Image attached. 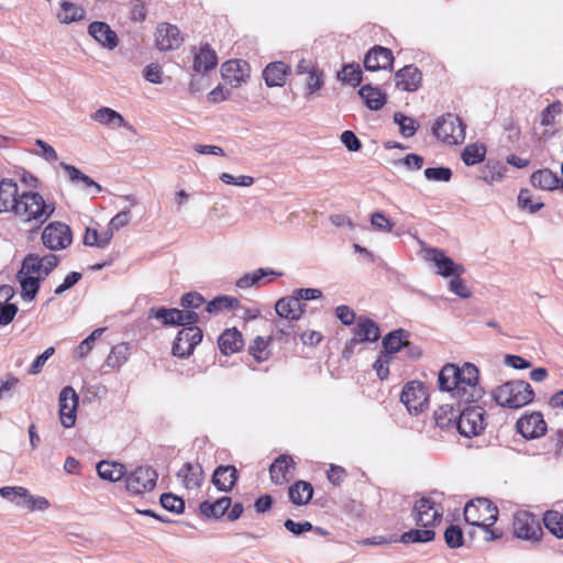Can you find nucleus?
Returning <instances> with one entry per match:
<instances>
[{
    "mask_svg": "<svg viewBox=\"0 0 563 563\" xmlns=\"http://www.w3.org/2000/svg\"><path fill=\"white\" fill-rule=\"evenodd\" d=\"M493 398L500 407L519 409L533 400L534 391L526 380H509L493 390Z\"/></svg>",
    "mask_w": 563,
    "mask_h": 563,
    "instance_id": "1",
    "label": "nucleus"
},
{
    "mask_svg": "<svg viewBox=\"0 0 563 563\" xmlns=\"http://www.w3.org/2000/svg\"><path fill=\"white\" fill-rule=\"evenodd\" d=\"M54 210V203H47L38 192L24 191L19 196L14 213L25 222L43 224Z\"/></svg>",
    "mask_w": 563,
    "mask_h": 563,
    "instance_id": "2",
    "label": "nucleus"
},
{
    "mask_svg": "<svg viewBox=\"0 0 563 563\" xmlns=\"http://www.w3.org/2000/svg\"><path fill=\"white\" fill-rule=\"evenodd\" d=\"M460 375L456 384L455 399L459 404H475L478 402L485 391L479 386V371L472 363H464L459 367Z\"/></svg>",
    "mask_w": 563,
    "mask_h": 563,
    "instance_id": "3",
    "label": "nucleus"
},
{
    "mask_svg": "<svg viewBox=\"0 0 563 563\" xmlns=\"http://www.w3.org/2000/svg\"><path fill=\"white\" fill-rule=\"evenodd\" d=\"M461 405L459 404L457 431L465 438L479 435L487 426L485 409L472 404H464L465 407L461 408Z\"/></svg>",
    "mask_w": 563,
    "mask_h": 563,
    "instance_id": "4",
    "label": "nucleus"
},
{
    "mask_svg": "<svg viewBox=\"0 0 563 563\" xmlns=\"http://www.w3.org/2000/svg\"><path fill=\"white\" fill-rule=\"evenodd\" d=\"M465 521L475 527L490 522L494 525L498 519V508L489 499L478 497L470 500L464 507Z\"/></svg>",
    "mask_w": 563,
    "mask_h": 563,
    "instance_id": "5",
    "label": "nucleus"
},
{
    "mask_svg": "<svg viewBox=\"0 0 563 563\" xmlns=\"http://www.w3.org/2000/svg\"><path fill=\"white\" fill-rule=\"evenodd\" d=\"M433 135L448 144H459L465 139V124L452 113L440 117L432 126Z\"/></svg>",
    "mask_w": 563,
    "mask_h": 563,
    "instance_id": "6",
    "label": "nucleus"
},
{
    "mask_svg": "<svg viewBox=\"0 0 563 563\" xmlns=\"http://www.w3.org/2000/svg\"><path fill=\"white\" fill-rule=\"evenodd\" d=\"M514 534L516 538L539 542L542 538L543 530L537 516L528 511H517L514 516Z\"/></svg>",
    "mask_w": 563,
    "mask_h": 563,
    "instance_id": "7",
    "label": "nucleus"
},
{
    "mask_svg": "<svg viewBox=\"0 0 563 563\" xmlns=\"http://www.w3.org/2000/svg\"><path fill=\"white\" fill-rule=\"evenodd\" d=\"M428 388L419 380L408 382L401 391L400 401L410 415L421 413L428 406Z\"/></svg>",
    "mask_w": 563,
    "mask_h": 563,
    "instance_id": "8",
    "label": "nucleus"
},
{
    "mask_svg": "<svg viewBox=\"0 0 563 563\" xmlns=\"http://www.w3.org/2000/svg\"><path fill=\"white\" fill-rule=\"evenodd\" d=\"M41 239L43 245L48 250H65L73 242V233L67 224L55 221L44 228Z\"/></svg>",
    "mask_w": 563,
    "mask_h": 563,
    "instance_id": "9",
    "label": "nucleus"
},
{
    "mask_svg": "<svg viewBox=\"0 0 563 563\" xmlns=\"http://www.w3.org/2000/svg\"><path fill=\"white\" fill-rule=\"evenodd\" d=\"M416 523L429 528L440 522L443 516V508L432 496H423L413 506Z\"/></svg>",
    "mask_w": 563,
    "mask_h": 563,
    "instance_id": "10",
    "label": "nucleus"
},
{
    "mask_svg": "<svg viewBox=\"0 0 563 563\" xmlns=\"http://www.w3.org/2000/svg\"><path fill=\"white\" fill-rule=\"evenodd\" d=\"M420 244L422 245L426 261L435 265L437 274L443 277H451L453 275H463L465 273L464 266L455 263L451 257L446 256L442 250L426 246L422 241Z\"/></svg>",
    "mask_w": 563,
    "mask_h": 563,
    "instance_id": "11",
    "label": "nucleus"
},
{
    "mask_svg": "<svg viewBox=\"0 0 563 563\" xmlns=\"http://www.w3.org/2000/svg\"><path fill=\"white\" fill-rule=\"evenodd\" d=\"M202 336V330L199 327L183 328L178 331L173 343V355L181 358L190 356L195 347L201 342Z\"/></svg>",
    "mask_w": 563,
    "mask_h": 563,
    "instance_id": "12",
    "label": "nucleus"
},
{
    "mask_svg": "<svg viewBox=\"0 0 563 563\" xmlns=\"http://www.w3.org/2000/svg\"><path fill=\"white\" fill-rule=\"evenodd\" d=\"M158 475L151 466H139L126 476V489L139 495L152 490L156 486Z\"/></svg>",
    "mask_w": 563,
    "mask_h": 563,
    "instance_id": "13",
    "label": "nucleus"
},
{
    "mask_svg": "<svg viewBox=\"0 0 563 563\" xmlns=\"http://www.w3.org/2000/svg\"><path fill=\"white\" fill-rule=\"evenodd\" d=\"M78 395L71 386L64 387L59 393V419L65 428H71L76 422Z\"/></svg>",
    "mask_w": 563,
    "mask_h": 563,
    "instance_id": "14",
    "label": "nucleus"
},
{
    "mask_svg": "<svg viewBox=\"0 0 563 563\" xmlns=\"http://www.w3.org/2000/svg\"><path fill=\"white\" fill-rule=\"evenodd\" d=\"M517 431L526 439L542 437L547 431V423L539 411L526 413L516 423Z\"/></svg>",
    "mask_w": 563,
    "mask_h": 563,
    "instance_id": "15",
    "label": "nucleus"
},
{
    "mask_svg": "<svg viewBox=\"0 0 563 563\" xmlns=\"http://www.w3.org/2000/svg\"><path fill=\"white\" fill-rule=\"evenodd\" d=\"M251 67L246 60L231 59L221 66V76L232 87H239L250 77Z\"/></svg>",
    "mask_w": 563,
    "mask_h": 563,
    "instance_id": "16",
    "label": "nucleus"
},
{
    "mask_svg": "<svg viewBox=\"0 0 563 563\" xmlns=\"http://www.w3.org/2000/svg\"><path fill=\"white\" fill-rule=\"evenodd\" d=\"M183 36L176 25L161 23L156 27L155 44L159 51H173L183 44Z\"/></svg>",
    "mask_w": 563,
    "mask_h": 563,
    "instance_id": "17",
    "label": "nucleus"
},
{
    "mask_svg": "<svg viewBox=\"0 0 563 563\" xmlns=\"http://www.w3.org/2000/svg\"><path fill=\"white\" fill-rule=\"evenodd\" d=\"M394 64L393 52L384 46L375 45L364 57V68L367 71L391 69Z\"/></svg>",
    "mask_w": 563,
    "mask_h": 563,
    "instance_id": "18",
    "label": "nucleus"
},
{
    "mask_svg": "<svg viewBox=\"0 0 563 563\" xmlns=\"http://www.w3.org/2000/svg\"><path fill=\"white\" fill-rule=\"evenodd\" d=\"M422 82V73L412 64L406 65L395 73V85L402 91H417Z\"/></svg>",
    "mask_w": 563,
    "mask_h": 563,
    "instance_id": "19",
    "label": "nucleus"
},
{
    "mask_svg": "<svg viewBox=\"0 0 563 563\" xmlns=\"http://www.w3.org/2000/svg\"><path fill=\"white\" fill-rule=\"evenodd\" d=\"M88 34L108 49H114L119 44L117 33L106 22L95 21L90 23Z\"/></svg>",
    "mask_w": 563,
    "mask_h": 563,
    "instance_id": "20",
    "label": "nucleus"
},
{
    "mask_svg": "<svg viewBox=\"0 0 563 563\" xmlns=\"http://www.w3.org/2000/svg\"><path fill=\"white\" fill-rule=\"evenodd\" d=\"M90 119L109 129L132 130V125L118 111L109 107L99 108L90 114Z\"/></svg>",
    "mask_w": 563,
    "mask_h": 563,
    "instance_id": "21",
    "label": "nucleus"
},
{
    "mask_svg": "<svg viewBox=\"0 0 563 563\" xmlns=\"http://www.w3.org/2000/svg\"><path fill=\"white\" fill-rule=\"evenodd\" d=\"M194 52V64L192 68L196 73H208L214 69L218 65V56L214 49L206 43L202 44L198 52L192 48Z\"/></svg>",
    "mask_w": 563,
    "mask_h": 563,
    "instance_id": "22",
    "label": "nucleus"
},
{
    "mask_svg": "<svg viewBox=\"0 0 563 563\" xmlns=\"http://www.w3.org/2000/svg\"><path fill=\"white\" fill-rule=\"evenodd\" d=\"M19 196L16 183L10 178H2L0 181V213L14 212Z\"/></svg>",
    "mask_w": 563,
    "mask_h": 563,
    "instance_id": "23",
    "label": "nucleus"
},
{
    "mask_svg": "<svg viewBox=\"0 0 563 563\" xmlns=\"http://www.w3.org/2000/svg\"><path fill=\"white\" fill-rule=\"evenodd\" d=\"M238 481V471L233 465H220L212 475V483L220 492H230Z\"/></svg>",
    "mask_w": 563,
    "mask_h": 563,
    "instance_id": "24",
    "label": "nucleus"
},
{
    "mask_svg": "<svg viewBox=\"0 0 563 563\" xmlns=\"http://www.w3.org/2000/svg\"><path fill=\"white\" fill-rule=\"evenodd\" d=\"M303 307L305 305L302 302H299L297 298L291 296L280 298L275 305V310L282 319L295 321L300 319L303 313Z\"/></svg>",
    "mask_w": 563,
    "mask_h": 563,
    "instance_id": "25",
    "label": "nucleus"
},
{
    "mask_svg": "<svg viewBox=\"0 0 563 563\" xmlns=\"http://www.w3.org/2000/svg\"><path fill=\"white\" fill-rule=\"evenodd\" d=\"M290 68L284 62L269 63L263 70V78L268 87H282Z\"/></svg>",
    "mask_w": 563,
    "mask_h": 563,
    "instance_id": "26",
    "label": "nucleus"
},
{
    "mask_svg": "<svg viewBox=\"0 0 563 563\" xmlns=\"http://www.w3.org/2000/svg\"><path fill=\"white\" fill-rule=\"evenodd\" d=\"M354 336L360 342H375L380 336V331L375 321L366 317H360L355 328L353 329Z\"/></svg>",
    "mask_w": 563,
    "mask_h": 563,
    "instance_id": "27",
    "label": "nucleus"
},
{
    "mask_svg": "<svg viewBox=\"0 0 563 563\" xmlns=\"http://www.w3.org/2000/svg\"><path fill=\"white\" fill-rule=\"evenodd\" d=\"M294 468L295 462L288 455H280L269 467L271 478L275 484L282 485L286 482H289L290 478L288 474L290 470Z\"/></svg>",
    "mask_w": 563,
    "mask_h": 563,
    "instance_id": "28",
    "label": "nucleus"
},
{
    "mask_svg": "<svg viewBox=\"0 0 563 563\" xmlns=\"http://www.w3.org/2000/svg\"><path fill=\"white\" fill-rule=\"evenodd\" d=\"M218 345L224 355H231L243 347V339L240 331L235 328L227 329L218 339Z\"/></svg>",
    "mask_w": 563,
    "mask_h": 563,
    "instance_id": "29",
    "label": "nucleus"
},
{
    "mask_svg": "<svg viewBox=\"0 0 563 563\" xmlns=\"http://www.w3.org/2000/svg\"><path fill=\"white\" fill-rule=\"evenodd\" d=\"M177 477L183 481L187 489H195L201 485L203 471L199 464L185 463L177 472Z\"/></svg>",
    "mask_w": 563,
    "mask_h": 563,
    "instance_id": "30",
    "label": "nucleus"
},
{
    "mask_svg": "<svg viewBox=\"0 0 563 563\" xmlns=\"http://www.w3.org/2000/svg\"><path fill=\"white\" fill-rule=\"evenodd\" d=\"M358 95L362 97L367 108L374 111L380 110L387 101L386 93L369 84L364 85L358 90Z\"/></svg>",
    "mask_w": 563,
    "mask_h": 563,
    "instance_id": "31",
    "label": "nucleus"
},
{
    "mask_svg": "<svg viewBox=\"0 0 563 563\" xmlns=\"http://www.w3.org/2000/svg\"><path fill=\"white\" fill-rule=\"evenodd\" d=\"M409 332L405 329H397L389 332L383 339L385 354L394 358V355L402 350L404 343L406 342V339H409Z\"/></svg>",
    "mask_w": 563,
    "mask_h": 563,
    "instance_id": "32",
    "label": "nucleus"
},
{
    "mask_svg": "<svg viewBox=\"0 0 563 563\" xmlns=\"http://www.w3.org/2000/svg\"><path fill=\"white\" fill-rule=\"evenodd\" d=\"M459 375L460 371L457 365L446 364L439 373V388L452 393V397L455 398Z\"/></svg>",
    "mask_w": 563,
    "mask_h": 563,
    "instance_id": "33",
    "label": "nucleus"
},
{
    "mask_svg": "<svg viewBox=\"0 0 563 563\" xmlns=\"http://www.w3.org/2000/svg\"><path fill=\"white\" fill-rule=\"evenodd\" d=\"M531 185L544 190H553L563 185L559 176L549 169L534 172L530 177Z\"/></svg>",
    "mask_w": 563,
    "mask_h": 563,
    "instance_id": "34",
    "label": "nucleus"
},
{
    "mask_svg": "<svg viewBox=\"0 0 563 563\" xmlns=\"http://www.w3.org/2000/svg\"><path fill=\"white\" fill-rule=\"evenodd\" d=\"M98 475L109 482H118L125 476V466L119 462L100 461L97 464Z\"/></svg>",
    "mask_w": 563,
    "mask_h": 563,
    "instance_id": "35",
    "label": "nucleus"
},
{
    "mask_svg": "<svg viewBox=\"0 0 563 563\" xmlns=\"http://www.w3.org/2000/svg\"><path fill=\"white\" fill-rule=\"evenodd\" d=\"M457 419L459 408L455 409L452 404L442 405L434 411L435 424L441 429H448L453 426L456 428Z\"/></svg>",
    "mask_w": 563,
    "mask_h": 563,
    "instance_id": "36",
    "label": "nucleus"
},
{
    "mask_svg": "<svg viewBox=\"0 0 563 563\" xmlns=\"http://www.w3.org/2000/svg\"><path fill=\"white\" fill-rule=\"evenodd\" d=\"M313 494L312 485L305 481H298L288 489V496L292 504L297 506L306 505Z\"/></svg>",
    "mask_w": 563,
    "mask_h": 563,
    "instance_id": "37",
    "label": "nucleus"
},
{
    "mask_svg": "<svg viewBox=\"0 0 563 563\" xmlns=\"http://www.w3.org/2000/svg\"><path fill=\"white\" fill-rule=\"evenodd\" d=\"M181 317V310L177 308H151L148 311V318H154L162 321L165 327H179V318Z\"/></svg>",
    "mask_w": 563,
    "mask_h": 563,
    "instance_id": "38",
    "label": "nucleus"
},
{
    "mask_svg": "<svg viewBox=\"0 0 563 563\" xmlns=\"http://www.w3.org/2000/svg\"><path fill=\"white\" fill-rule=\"evenodd\" d=\"M16 278L21 286V297L23 299L33 300L38 292L41 277L18 273Z\"/></svg>",
    "mask_w": 563,
    "mask_h": 563,
    "instance_id": "39",
    "label": "nucleus"
},
{
    "mask_svg": "<svg viewBox=\"0 0 563 563\" xmlns=\"http://www.w3.org/2000/svg\"><path fill=\"white\" fill-rule=\"evenodd\" d=\"M240 306V302L236 298L230 297L227 295L217 296L212 300H210L205 310L210 314H217L224 310H234Z\"/></svg>",
    "mask_w": 563,
    "mask_h": 563,
    "instance_id": "40",
    "label": "nucleus"
},
{
    "mask_svg": "<svg viewBox=\"0 0 563 563\" xmlns=\"http://www.w3.org/2000/svg\"><path fill=\"white\" fill-rule=\"evenodd\" d=\"M544 527L559 539H563V514L558 510H547L543 515Z\"/></svg>",
    "mask_w": 563,
    "mask_h": 563,
    "instance_id": "41",
    "label": "nucleus"
},
{
    "mask_svg": "<svg viewBox=\"0 0 563 563\" xmlns=\"http://www.w3.org/2000/svg\"><path fill=\"white\" fill-rule=\"evenodd\" d=\"M60 7L62 12H59L57 16L62 23L69 24L81 20L85 15V10L82 8L69 1H62Z\"/></svg>",
    "mask_w": 563,
    "mask_h": 563,
    "instance_id": "42",
    "label": "nucleus"
},
{
    "mask_svg": "<svg viewBox=\"0 0 563 563\" xmlns=\"http://www.w3.org/2000/svg\"><path fill=\"white\" fill-rule=\"evenodd\" d=\"M486 147L483 144H468L461 154L463 163L467 166L476 165L484 161Z\"/></svg>",
    "mask_w": 563,
    "mask_h": 563,
    "instance_id": "43",
    "label": "nucleus"
},
{
    "mask_svg": "<svg viewBox=\"0 0 563 563\" xmlns=\"http://www.w3.org/2000/svg\"><path fill=\"white\" fill-rule=\"evenodd\" d=\"M435 533L431 529H411L400 537L402 543H421L432 541Z\"/></svg>",
    "mask_w": 563,
    "mask_h": 563,
    "instance_id": "44",
    "label": "nucleus"
},
{
    "mask_svg": "<svg viewBox=\"0 0 563 563\" xmlns=\"http://www.w3.org/2000/svg\"><path fill=\"white\" fill-rule=\"evenodd\" d=\"M338 78L343 81L357 87L362 82V70L358 64L345 65L340 73Z\"/></svg>",
    "mask_w": 563,
    "mask_h": 563,
    "instance_id": "45",
    "label": "nucleus"
},
{
    "mask_svg": "<svg viewBox=\"0 0 563 563\" xmlns=\"http://www.w3.org/2000/svg\"><path fill=\"white\" fill-rule=\"evenodd\" d=\"M130 347L125 343L118 344L113 346L107 357L108 366L114 368L120 367L123 363L126 362L129 356Z\"/></svg>",
    "mask_w": 563,
    "mask_h": 563,
    "instance_id": "46",
    "label": "nucleus"
},
{
    "mask_svg": "<svg viewBox=\"0 0 563 563\" xmlns=\"http://www.w3.org/2000/svg\"><path fill=\"white\" fill-rule=\"evenodd\" d=\"M394 122L399 125L400 133L405 137H411L417 132L418 124L416 120L405 115L401 112H396L394 114Z\"/></svg>",
    "mask_w": 563,
    "mask_h": 563,
    "instance_id": "47",
    "label": "nucleus"
},
{
    "mask_svg": "<svg viewBox=\"0 0 563 563\" xmlns=\"http://www.w3.org/2000/svg\"><path fill=\"white\" fill-rule=\"evenodd\" d=\"M40 261V255L37 254H29L22 262V267L19 271L21 274H25L29 276H33V274H38L41 279L43 278V269Z\"/></svg>",
    "mask_w": 563,
    "mask_h": 563,
    "instance_id": "48",
    "label": "nucleus"
},
{
    "mask_svg": "<svg viewBox=\"0 0 563 563\" xmlns=\"http://www.w3.org/2000/svg\"><path fill=\"white\" fill-rule=\"evenodd\" d=\"M159 503L164 509L170 512L181 514L185 509L184 499L172 493L162 494Z\"/></svg>",
    "mask_w": 563,
    "mask_h": 563,
    "instance_id": "49",
    "label": "nucleus"
},
{
    "mask_svg": "<svg viewBox=\"0 0 563 563\" xmlns=\"http://www.w3.org/2000/svg\"><path fill=\"white\" fill-rule=\"evenodd\" d=\"M518 205L522 209L529 210L531 213H536L540 209L543 208V202L541 200H532V195L529 189H521L518 195Z\"/></svg>",
    "mask_w": 563,
    "mask_h": 563,
    "instance_id": "50",
    "label": "nucleus"
},
{
    "mask_svg": "<svg viewBox=\"0 0 563 563\" xmlns=\"http://www.w3.org/2000/svg\"><path fill=\"white\" fill-rule=\"evenodd\" d=\"M444 540L449 548L456 549L463 545L464 537L460 527L451 525L444 531Z\"/></svg>",
    "mask_w": 563,
    "mask_h": 563,
    "instance_id": "51",
    "label": "nucleus"
},
{
    "mask_svg": "<svg viewBox=\"0 0 563 563\" xmlns=\"http://www.w3.org/2000/svg\"><path fill=\"white\" fill-rule=\"evenodd\" d=\"M0 496L21 507L23 503L16 496L27 497V489L22 486H4L0 487Z\"/></svg>",
    "mask_w": 563,
    "mask_h": 563,
    "instance_id": "52",
    "label": "nucleus"
},
{
    "mask_svg": "<svg viewBox=\"0 0 563 563\" xmlns=\"http://www.w3.org/2000/svg\"><path fill=\"white\" fill-rule=\"evenodd\" d=\"M462 275H453L449 283V289L460 298H470L472 292L468 289L466 282L461 277Z\"/></svg>",
    "mask_w": 563,
    "mask_h": 563,
    "instance_id": "53",
    "label": "nucleus"
},
{
    "mask_svg": "<svg viewBox=\"0 0 563 563\" xmlns=\"http://www.w3.org/2000/svg\"><path fill=\"white\" fill-rule=\"evenodd\" d=\"M206 302L202 295L197 291H189L181 296L180 306L186 310H195Z\"/></svg>",
    "mask_w": 563,
    "mask_h": 563,
    "instance_id": "54",
    "label": "nucleus"
},
{
    "mask_svg": "<svg viewBox=\"0 0 563 563\" xmlns=\"http://www.w3.org/2000/svg\"><path fill=\"white\" fill-rule=\"evenodd\" d=\"M423 174L430 181H449L452 178V170L449 167H429Z\"/></svg>",
    "mask_w": 563,
    "mask_h": 563,
    "instance_id": "55",
    "label": "nucleus"
},
{
    "mask_svg": "<svg viewBox=\"0 0 563 563\" xmlns=\"http://www.w3.org/2000/svg\"><path fill=\"white\" fill-rule=\"evenodd\" d=\"M24 503H25V507L30 511H35V510L45 511L51 506L47 498H45L43 496H33V495H31V493L29 490H27V497H24Z\"/></svg>",
    "mask_w": 563,
    "mask_h": 563,
    "instance_id": "56",
    "label": "nucleus"
},
{
    "mask_svg": "<svg viewBox=\"0 0 563 563\" xmlns=\"http://www.w3.org/2000/svg\"><path fill=\"white\" fill-rule=\"evenodd\" d=\"M371 224L377 231L391 232L394 223L380 211H376L371 216Z\"/></svg>",
    "mask_w": 563,
    "mask_h": 563,
    "instance_id": "57",
    "label": "nucleus"
},
{
    "mask_svg": "<svg viewBox=\"0 0 563 563\" xmlns=\"http://www.w3.org/2000/svg\"><path fill=\"white\" fill-rule=\"evenodd\" d=\"M562 111V104L561 102L556 101L551 104H549L542 112H541V125L549 126L554 123L555 117L561 113Z\"/></svg>",
    "mask_w": 563,
    "mask_h": 563,
    "instance_id": "58",
    "label": "nucleus"
},
{
    "mask_svg": "<svg viewBox=\"0 0 563 563\" xmlns=\"http://www.w3.org/2000/svg\"><path fill=\"white\" fill-rule=\"evenodd\" d=\"M266 349L267 342L262 336H257L250 345L249 351L257 362H263L267 358Z\"/></svg>",
    "mask_w": 563,
    "mask_h": 563,
    "instance_id": "59",
    "label": "nucleus"
},
{
    "mask_svg": "<svg viewBox=\"0 0 563 563\" xmlns=\"http://www.w3.org/2000/svg\"><path fill=\"white\" fill-rule=\"evenodd\" d=\"M54 352L55 349L53 346H49L42 354L36 356V358L33 361L29 368V374L37 375L38 373H41L46 361L54 354Z\"/></svg>",
    "mask_w": 563,
    "mask_h": 563,
    "instance_id": "60",
    "label": "nucleus"
},
{
    "mask_svg": "<svg viewBox=\"0 0 563 563\" xmlns=\"http://www.w3.org/2000/svg\"><path fill=\"white\" fill-rule=\"evenodd\" d=\"M323 86L322 73L317 69H312L308 74L306 90L307 95L310 96Z\"/></svg>",
    "mask_w": 563,
    "mask_h": 563,
    "instance_id": "61",
    "label": "nucleus"
},
{
    "mask_svg": "<svg viewBox=\"0 0 563 563\" xmlns=\"http://www.w3.org/2000/svg\"><path fill=\"white\" fill-rule=\"evenodd\" d=\"M82 275L78 272H71L69 273L65 278L64 282L57 286L54 290V294L59 296L66 290L70 289L73 286H75L80 279Z\"/></svg>",
    "mask_w": 563,
    "mask_h": 563,
    "instance_id": "62",
    "label": "nucleus"
},
{
    "mask_svg": "<svg viewBox=\"0 0 563 563\" xmlns=\"http://www.w3.org/2000/svg\"><path fill=\"white\" fill-rule=\"evenodd\" d=\"M335 316L344 325H352L355 321L354 310L345 305L335 308Z\"/></svg>",
    "mask_w": 563,
    "mask_h": 563,
    "instance_id": "63",
    "label": "nucleus"
},
{
    "mask_svg": "<svg viewBox=\"0 0 563 563\" xmlns=\"http://www.w3.org/2000/svg\"><path fill=\"white\" fill-rule=\"evenodd\" d=\"M341 142L350 152H356L362 147V143L354 132L346 130L341 134Z\"/></svg>",
    "mask_w": 563,
    "mask_h": 563,
    "instance_id": "64",
    "label": "nucleus"
}]
</instances>
